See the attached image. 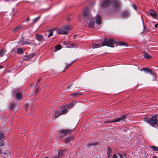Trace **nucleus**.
I'll return each mask as SVG.
<instances>
[{
  "label": "nucleus",
  "instance_id": "nucleus-34",
  "mask_svg": "<svg viewBox=\"0 0 158 158\" xmlns=\"http://www.w3.org/2000/svg\"><path fill=\"white\" fill-rule=\"evenodd\" d=\"M15 9L14 8H13L12 9L11 12L10 13L9 15H11V16H13L15 14Z\"/></svg>",
  "mask_w": 158,
  "mask_h": 158
},
{
  "label": "nucleus",
  "instance_id": "nucleus-27",
  "mask_svg": "<svg viewBox=\"0 0 158 158\" xmlns=\"http://www.w3.org/2000/svg\"><path fill=\"white\" fill-rule=\"evenodd\" d=\"M144 56L145 58L147 59H150L151 58V56L146 52H145L144 53Z\"/></svg>",
  "mask_w": 158,
  "mask_h": 158
},
{
  "label": "nucleus",
  "instance_id": "nucleus-45",
  "mask_svg": "<svg viewBox=\"0 0 158 158\" xmlns=\"http://www.w3.org/2000/svg\"><path fill=\"white\" fill-rule=\"evenodd\" d=\"M2 153V148H0V154Z\"/></svg>",
  "mask_w": 158,
  "mask_h": 158
},
{
  "label": "nucleus",
  "instance_id": "nucleus-16",
  "mask_svg": "<svg viewBox=\"0 0 158 158\" xmlns=\"http://www.w3.org/2000/svg\"><path fill=\"white\" fill-rule=\"evenodd\" d=\"M65 152V150L64 149H62L59 150L58 153V156L60 157H61L64 156V153Z\"/></svg>",
  "mask_w": 158,
  "mask_h": 158
},
{
  "label": "nucleus",
  "instance_id": "nucleus-56",
  "mask_svg": "<svg viewBox=\"0 0 158 158\" xmlns=\"http://www.w3.org/2000/svg\"><path fill=\"white\" fill-rule=\"evenodd\" d=\"M70 85H69L68 87V88H69L70 87Z\"/></svg>",
  "mask_w": 158,
  "mask_h": 158
},
{
  "label": "nucleus",
  "instance_id": "nucleus-50",
  "mask_svg": "<svg viewBox=\"0 0 158 158\" xmlns=\"http://www.w3.org/2000/svg\"><path fill=\"white\" fill-rule=\"evenodd\" d=\"M29 20H30V19H29V18H27V19H26V21H29Z\"/></svg>",
  "mask_w": 158,
  "mask_h": 158
},
{
  "label": "nucleus",
  "instance_id": "nucleus-9",
  "mask_svg": "<svg viewBox=\"0 0 158 158\" xmlns=\"http://www.w3.org/2000/svg\"><path fill=\"white\" fill-rule=\"evenodd\" d=\"M111 2V1L107 0L103 2L100 3L101 7L102 9H105L109 5V3Z\"/></svg>",
  "mask_w": 158,
  "mask_h": 158
},
{
  "label": "nucleus",
  "instance_id": "nucleus-23",
  "mask_svg": "<svg viewBox=\"0 0 158 158\" xmlns=\"http://www.w3.org/2000/svg\"><path fill=\"white\" fill-rule=\"evenodd\" d=\"M96 23L98 24H100L101 23V19L99 16H98L96 18Z\"/></svg>",
  "mask_w": 158,
  "mask_h": 158
},
{
  "label": "nucleus",
  "instance_id": "nucleus-35",
  "mask_svg": "<svg viewBox=\"0 0 158 158\" xmlns=\"http://www.w3.org/2000/svg\"><path fill=\"white\" fill-rule=\"evenodd\" d=\"M49 33L48 35V37H47L48 38H49L51 36H52L53 35V31L52 30H50L49 31Z\"/></svg>",
  "mask_w": 158,
  "mask_h": 158
},
{
  "label": "nucleus",
  "instance_id": "nucleus-18",
  "mask_svg": "<svg viewBox=\"0 0 158 158\" xmlns=\"http://www.w3.org/2000/svg\"><path fill=\"white\" fill-rule=\"evenodd\" d=\"M101 47V45L99 44H92L91 46V47H89V49L90 48H99Z\"/></svg>",
  "mask_w": 158,
  "mask_h": 158
},
{
  "label": "nucleus",
  "instance_id": "nucleus-47",
  "mask_svg": "<svg viewBox=\"0 0 158 158\" xmlns=\"http://www.w3.org/2000/svg\"><path fill=\"white\" fill-rule=\"evenodd\" d=\"M107 155L108 157L110 156L111 155V153H107Z\"/></svg>",
  "mask_w": 158,
  "mask_h": 158
},
{
  "label": "nucleus",
  "instance_id": "nucleus-31",
  "mask_svg": "<svg viewBox=\"0 0 158 158\" xmlns=\"http://www.w3.org/2000/svg\"><path fill=\"white\" fill-rule=\"evenodd\" d=\"M40 16H39L36 18H35L33 20V24H34L36 23L40 18Z\"/></svg>",
  "mask_w": 158,
  "mask_h": 158
},
{
  "label": "nucleus",
  "instance_id": "nucleus-36",
  "mask_svg": "<svg viewBox=\"0 0 158 158\" xmlns=\"http://www.w3.org/2000/svg\"><path fill=\"white\" fill-rule=\"evenodd\" d=\"M148 31V29H146L145 26L144 25L143 27V31L141 32V33L143 34H145Z\"/></svg>",
  "mask_w": 158,
  "mask_h": 158
},
{
  "label": "nucleus",
  "instance_id": "nucleus-53",
  "mask_svg": "<svg viewBox=\"0 0 158 158\" xmlns=\"http://www.w3.org/2000/svg\"><path fill=\"white\" fill-rule=\"evenodd\" d=\"M41 80V79H40H40H39V80H38V82H39V81Z\"/></svg>",
  "mask_w": 158,
  "mask_h": 158
},
{
  "label": "nucleus",
  "instance_id": "nucleus-37",
  "mask_svg": "<svg viewBox=\"0 0 158 158\" xmlns=\"http://www.w3.org/2000/svg\"><path fill=\"white\" fill-rule=\"evenodd\" d=\"M122 15L123 16L125 17L128 16V14L127 12H123L122 13Z\"/></svg>",
  "mask_w": 158,
  "mask_h": 158
},
{
  "label": "nucleus",
  "instance_id": "nucleus-48",
  "mask_svg": "<svg viewBox=\"0 0 158 158\" xmlns=\"http://www.w3.org/2000/svg\"><path fill=\"white\" fill-rule=\"evenodd\" d=\"M71 45L72 46L71 48H73L75 45V44L74 43H73L72 44H71Z\"/></svg>",
  "mask_w": 158,
  "mask_h": 158
},
{
  "label": "nucleus",
  "instance_id": "nucleus-28",
  "mask_svg": "<svg viewBox=\"0 0 158 158\" xmlns=\"http://www.w3.org/2000/svg\"><path fill=\"white\" fill-rule=\"evenodd\" d=\"M150 148L153 151H158V147L151 146H150Z\"/></svg>",
  "mask_w": 158,
  "mask_h": 158
},
{
  "label": "nucleus",
  "instance_id": "nucleus-24",
  "mask_svg": "<svg viewBox=\"0 0 158 158\" xmlns=\"http://www.w3.org/2000/svg\"><path fill=\"white\" fill-rule=\"evenodd\" d=\"M81 93L79 91H77L76 92H75L73 93L72 94H71V95L72 97H75V96H77L78 95H81Z\"/></svg>",
  "mask_w": 158,
  "mask_h": 158
},
{
  "label": "nucleus",
  "instance_id": "nucleus-19",
  "mask_svg": "<svg viewBox=\"0 0 158 158\" xmlns=\"http://www.w3.org/2000/svg\"><path fill=\"white\" fill-rule=\"evenodd\" d=\"M142 70H143L144 71H146L147 72H148L150 74L152 73V71L151 69H148L147 68H145V67H143L142 69H141V71H142Z\"/></svg>",
  "mask_w": 158,
  "mask_h": 158
},
{
  "label": "nucleus",
  "instance_id": "nucleus-15",
  "mask_svg": "<svg viewBox=\"0 0 158 158\" xmlns=\"http://www.w3.org/2000/svg\"><path fill=\"white\" fill-rule=\"evenodd\" d=\"M64 108V109L61 111V114H66L68 112L67 108H66L65 105L63 106L61 108Z\"/></svg>",
  "mask_w": 158,
  "mask_h": 158
},
{
  "label": "nucleus",
  "instance_id": "nucleus-13",
  "mask_svg": "<svg viewBox=\"0 0 158 158\" xmlns=\"http://www.w3.org/2000/svg\"><path fill=\"white\" fill-rule=\"evenodd\" d=\"M150 11V15L152 16L153 19H156V13L153 10H151Z\"/></svg>",
  "mask_w": 158,
  "mask_h": 158
},
{
  "label": "nucleus",
  "instance_id": "nucleus-10",
  "mask_svg": "<svg viewBox=\"0 0 158 158\" xmlns=\"http://www.w3.org/2000/svg\"><path fill=\"white\" fill-rule=\"evenodd\" d=\"M18 44L21 45H31L32 43L31 42L25 41L23 38L19 40L18 42Z\"/></svg>",
  "mask_w": 158,
  "mask_h": 158
},
{
  "label": "nucleus",
  "instance_id": "nucleus-5",
  "mask_svg": "<svg viewBox=\"0 0 158 158\" xmlns=\"http://www.w3.org/2000/svg\"><path fill=\"white\" fill-rule=\"evenodd\" d=\"M70 29L69 26L68 25H66L58 29L57 30V32L59 34L67 35L68 33V30Z\"/></svg>",
  "mask_w": 158,
  "mask_h": 158
},
{
  "label": "nucleus",
  "instance_id": "nucleus-1",
  "mask_svg": "<svg viewBox=\"0 0 158 158\" xmlns=\"http://www.w3.org/2000/svg\"><path fill=\"white\" fill-rule=\"evenodd\" d=\"M83 14L85 23L88 25L89 28L93 27L95 23V19L90 14L88 8L86 7L83 10Z\"/></svg>",
  "mask_w": 158,
  "mask_h": 158
},
{
  "label": "nucleus",
  "instance_id": "nucleus-12",
  "mask_svg": "<svg viewBox=\"0 0 158 158\" xmlns=\"http://www.w3.org/2000/svg\"><path fill=\"white\" fill-rule=\"evenodd\" d=\"M36 39L39 41H42L47 40V38L45 39L44 38V36L42 35H40L39 34H36L35 36Z\"/></svg>",
  "mask_w": 158,
  "mask_h": 158
},
{
  "label": "nucleus",
  "instance_id": "nucleus-32",
  "mask_svg": "<svg viewBox=\"0 0 158 158\" xmlns=\"http://www.w3.org/2000/svg\"><path fill=\"white\" fill-rule=\"evenodd\" d=\"M14 107V103L13 102H11L9 105V108L10 110H12Z\"/></svg>",
  "mask_w": 158,
  "mask_h": 158
},
{
  "label": "nucleus",
  "instance_id": "nucleus-11",
  "mask_svg": "<svg viewBox=\"0 0 158 158\" xmlns=\"http://www.w3.org/2000/svg\"><path fill=\"white\" fill-rule=\"evenodd\" d=\"M36 54L35 53H31L29 55H25L23 58V60H28L34 57Z\"/></svg>",
  "mask_w": 158,
  "mask_h": 158
},
{
  "label": "nucleus",
  "instance_id": "nucleus-42",
  "mask_svg": "<svg viewBox=\"0 0 158 158\" xmlns=\"http://www.w3.org/2000/svg\"><path fill=\"white\" fill-rule=\"evenodd\" d=\"M117 154L118 155H119V156H120V157L121 158H123V155L122 154H120L119 153H117Z\"/></svg>",
  "mask_w": 158,
  "mask_h": 158
},
{
  "label": "nucleus",
  "instance_id": "nucleus-52",
  "mask_svg": "<svg viewBox=\"0 0 158 158\" xmlns=\"http://www.w3.org/2000/svg\"><path fill=\"white\" fill-rule=\"evenodd\" d=\"M14 51H15L14 49H12V50L11 51V52H13Z\"/></svg>",
  "mask_w": 158,
  "mask_h": 158
},
{
  "label": "nucleus",
  "instance_id": "nucleus-17",
  "mask_svg": "<svg viewBox=\"0 0 158 158\" xmlns=\"http://www.w3.org/2000/svg\"><path fill=\"white\" fill-rule=\"evenodd\" d=\"M100 144V143L98 142L91 143H89L87 145V147L89 148L91 146H92L94 147L95 146H96L99 145Z\"/></svg>",
  "mask_w": 158,
  "mask_h": 158
},
{
  "label": "nucleus",
  "instance_id": "nucleus-55",
  "mask_svg": "<svg viewBox=\"0 0 158 158\" xmlns=\"http://www.w3.org/2000/svg\"><path fill=\"white\" fill-rule=\"evenodd\" d=\"M66 47H67V48H69V47L67 45L66 46Z\"/></svg>",
  "mask_w": 158,
  "mask_h": 158
},
{
  "label": "nucleus",
  "instance_id": "nucleus-30",
  "mask_svg": "<svg viewBox=\"0 0 158 158\" xmlns=\"http://www.w3.org/2000/svg\"><path fill=\"white\" fill-rule=\"evenodd\" d=\"M62 48L60 44H57L56 45L55 47V49L57 51L59 50L60 49Z\"/></svg>",
  "mask_w": 158,
  "mask_h": 158
},
{
  "label": "nucleus",
  "instance_id": "nucleus-41",
  "mask_svg": "<svg viewBox=\"0 0 158 158\" xmlns=\"http://www.w3.org/2000/svg\"><path fill=\"white\" fill-rule=\"evenodd\" d=\"M73 62L71 63V64H68V65H67L66 66L65 69H66L68 68L70 66L71 64Z\"/></svg>",
  "mask_w": 158,
  "mask_h": 158
},
{
  "label": "nucleus",
  "instance_id": "nucleus-2",
  "mask_svg": "<svg viewBox=\"0 0 158 158\" xmlns=\"http://www.w3.org/2000/svg\"><path fill=\"white\" fill-rule=\"evenodd\" d=\"M144 120L152 126L156 128L158 127V122L156 116H152L151 118L148 117H145Z\"/></svg>",
  "mask_w": 158,
  "mask_h": 158
},
{
  "label": "nucleus",
  "instance_id": "nucleus-29",
  "mask_svg": "<svg viewBox=\"0 0 158 158\" xmlns=\"http://www.w3.org/2000/svg\"><path fill=\"white\" fill-rule=\"evenodd\" d=\"M66 106V108H67V109L68 108H70L73 107L74 105L73 103H70L68 104H66L65 105Z\"/></svg>",
  "mask_w": 158,
  "mask_h": 158
},
{
  "label": "nucleus",
  "instance_id": "nucleus-49",
  "mask_svg": "<svg viewBox=\"0 0 158 158\" xmlns=\"http://www.w3.org/2000/svg\"><path fill=\"white\" fill-rule=\"evenodd\" d=\"M157 26H158L157 24H156L155 25V27L156 28H157Z\"/></svg>",
  "mask_w": 158,
  "mask_h": 158
},
{
  "label": "nucleus",
  "instance_id": "nucleus-46",
  "mask_svg": "<svg viewBox=\"0 0 158 158\" xmlns=\"http://www.w3.org/2000/svg\"><path fill=\"white\" fill-rule=\"evenodd\" d=\"M150 74L154 76H155V77L156 76V75L154 73H153L152 72V73H151Z\"/></svg>",
  "mask_w": 158,
  "mask_h": 158
},
{
  "label": "nucleus",
  "instance_id": "nucleus-21",
  "mask_svg": "<svg viewBox=\"0 0 158 158\" xmlns=\"http://www.w3.org/2000/svg\"><path fill=\"white\" fill-rule=\"evenodd\" d=\"M61 112L60 111H55L54 114L55 118H57L61 114Z\"/></svg>",
  "mask_w": 158,
  "mask_h": 158
},
{
  "label": "nucleus",
  "instance_id": "nucleus-3",
  "mask_svg": "<svg viewBox=\"0 0 158 158\" xmlns=\"http://www.w3.org/2000/svg\"><path fill=\"white\" fill-rule=\"evenodd\" d=\"M115 43V41L112 39L105 38L101 44L102 46H106L111 48H113L114 47V44Z\"/></svg>",
  "mask_w": 158,
  "mask_h": 158
},
{
  "label": "nucleus",
  "instance_id": "nucleus-38",
  "mask_svg": "<svg viewBox=\"0 0 158 158\" xmlns=\"http://www.w3.org/2000/svg\"><path fill=\"white\" fill-rule=\"evenodd\" d=\"M112 152V149L110 148L109 147H107V152L109 153H111Z\"/></svg>",
  "mask_w": 158,
  "mask_h": 158
},
{
  "label": "nucleus",
  "instance_id": "nucleus-20",
  "mask_svg": "<svg viewBox=\"0 0 158 158\" xmlns=\"http://www.w3.org/2000/svg\"><path fill=\"white\" fill-rule=\"evenodd\" d=\"M3 138V135L1 134H0V146H2L4 144V142L3 140L1 139V138Z\"/></svg>",
  "mask_w": 158,
  "mask_h": 158
},
{
  "label": "nucleus",
  "instance_id": "nucleus-14",
  "mask_svg": "<svg viewBox=\"0 0 158 158\" xmlns=\"http://www.w3.org/2000/svg\"><path fill=\"white\" fill-rule=\"evenodd\" d=\"M73 138L74 137L73 136H68V137L65 138L64 140V142L65 143H68L69 142L73 140Z\"/></svg>",
  "mask_w": 158,
  "mask_h": 158
},
{
  "label": "nucleus",
  "instance_id": "nucleus-54",
  "mask_svg": "<svg viewBox=\"0 0 158 158\" xmlns=\"http://www.w3.org/2000/svg\"><path fill=\"white\" fill-rule=\"evenodd\" d=\"M153 158H156V156H153Z\"/></svg>",
  "mask_w": 158,
  "mask_h": 158
},
{
  "label": "nucleus",
  "instance_id": "nucleus-22",
  "mask_svg": "<svg viewBox=\"0 0 158 158\" xmlns=\"http://www.w3.org/2000/svg\"><path fill=\"white\" fill-rule=\"evenodd\" d=\"M6 52V50L4 48L2 49L0 51V56H2Z\"/></svg>",
  "mask_w": 158,
  "mask_h": 158
},
{
  "label": "nucleus",
  "instance_id": "nucleus-51",
  "mask_svg": "<svg viewBox=\"0 0 158 158\" xmlns=\"http://www.w3.org/2000/svg\"><path fill=\"white\" fill-rule=\"evenodd\" d=\"M3 68V67H2V66H1L0 64V69H2Z\"/></svg>",
  "mask_w": 158,
  "mask_h": 158
},
{
  "label": "nucleus",
  "instance_id": "nucleus-25",
  "mask_svg": "<svg viewBox=\"0 0 158 158\" xmlns=\"http://www.w3.org/2000/svg\"><path fill=\"white\" fill-rule=\"evenodd\" d=\"M17 52L18 54H21L23 53L24 51L22 48H19L17 49Z\"/></svg>",
  "mask_w": 158,
  "mask_h": 158
},
{
  "label": "nucleus",
  "instance_id": "nucleus-4",
  "mask_svg": "<svg viewBox=\"0 0 158 158\" xmlns=\"http://www.w3.org/2000/svg\"><path fill=\"white\" fill-rule=\"evenodd\" d=\"M110 2L111 3L112 6L113 8V11L114 13L118 12V9L121 7L120 2L117 0H112Z\"/></svg>",
  "mask_w": 158,
  "mask_h": 158
},
{
  "label": "nucleus",
  "instance_id": "nucleus-26",
  "mask_svg": "<svg viewBox=\"0 0 158 158\" xmlns=\"http://www.w3.org/2000/svg\"><path fill=\"white\" fill-rule=\"evenodd\" d=\"M22 27V26L21 25H19L18 26V27H16L13 30V31H15V32H16L18 30H20L21 29Z\"/></svg>",
  "mask_w": 158,
  "mask_h": 158
},
{
  "label": "nucleus",
  "instance_id": "nucleus-7",
  "mask_svg": "<svg viewBox=\"0 0 158 158\" xmlns=\"http://www.w3.org/2000/svg\"><path fill=\"white\" fill-rule=\"evenodd\" d=\"M126 115H124L122 116L121 117H119L118 118H116L114 119L113 120L110 121H107L104 122V123H112L114 122H120L121 121H123L126 118Z\"/></svg>",
  "mask_w": 158,
  "mask_h": 158
},
{
  "label": "nucleus",
  "instance_id": "nucleus-43",
  "mask_svg": "<svg viewBox=\"0 0 158 158\" xmlns=\"http://www.w3.org/2000/svg\"><path fill=\"white\" fill-rule=\"evenodd\" d=\"M77 35H75L73 36V38L74 39H75L77 36Z\"/></svg>",
  "mask_w": 158,
  "mask_h": 158
},
{
  "label": "nucleus",
  "instance_id": "nucleus-6",
  "mask_svg": "<svg viewBox=\"0 0 158 158\" xmlns=\"http://www.w3.org/2000/svg\"><path fill=\"white\" fill-rule=\"evenodd\" d=\"M73 130L69 129H62L58 131L59 133H61L62 134L58 135L57 137L60 138H62L65 136V134L68 133H70L72 132Z\"/></svg>",
  "mask_w": 158,
  "mask_h": 158
},
{
  "label": "nucleus",
  "instance_id": "nucleus-8",
  "mask_svg": "<svg viewBox=\"0 0 158 158\" xmlns=\"http://www.w3.org/2000/svg\"><path fill=\"white\" fill-rule=\"evenodd\" d=\"M13 95L16 99L19 101L22 99V94L19 92H13Z\"/></svg>",
  "mask_w": 158,
  "mask_h": 158
},
{
  "label": "nucleus",
  "instance_id": "nucleus-33",
  "mask_svg": "<svg viewBox=\"0 0 158 158\" xmlns=\"http://www.w3.org/2000/svg\"><path fill=\"white\" fill-rule=\"evenodd\" d=\"M118 45L120 46H127V43L122 41H119L118 43Z\"/></svg>",
  "mask_w": 158,
  "mask_h": 158
},
{
  "label": "nucleus",
  "instance_id": "nucleus-39",
  "mask_svg": "<svg viewBox=\"0 0 158 158\" xmlns=\"http://www.w3.org/2000/svg\"><path fill=\"white\" fill-rule=\"evenodd\" d=\"M39 91V89L38 88H36L35 91V95H37L38 94V92Z\"/></svg>",
  "mask_w": 158,
  "mask_h": 158
},
{
  "label": "nucleus",
  "instance_id": "nucleus-40",
  "mask_svg": "<svg viewBox=\"0 0 158 158\" xmlns=\"http://www.w3.org/2000/svg\"><path fill=\"white\" fill-rule=\"evenodd\" d=\"M132 6L133 8H134L135 10H137L136 6L135 4H133L132 5Z\"/></svg>",
  "mask_w": 158,
  "mask_h": 158
},
{
  "label": "nucleus",
  "instance_id": "nucleus-44",
  "mask_svg": "<svg viewBox=\"0 0 158 158\" xmlns=\"http://www.w3.org/2000/svg\"><path fill=\"white\" fill-rule=\"evenodd\" d=\"M60 157L58 156H55L54 157V158H60Z\"/></svg>",
  "mask_w": 158,
  "mask_h": 158
}]
</instances>
